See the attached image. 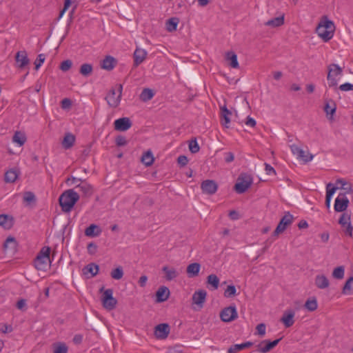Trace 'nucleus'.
I'll list each match as a JSON object with an SVG mask.
<instances>
[{"label":"nucleus","instance_id":"1","mask_svg":"<svg viewBox=\"0 0 353 353\" xmlns=\"http://www.w3.org/2000/svg\"><path fill=\"white\" fill-rule=\"evenodd\" d=\"M335 26L326 15L323 16L316 28V32L325 41L327 42L334 36Z\"/></svg>","mask_w":353,"mask_h":353},{"label":"nucleus","instance_id":"2","mask_svg":"<svg viewBox=\"0 0 353 353\" xmlns=\"http://www.w3.org/2000/svg\"><path fill=\"white\" fill-rule=\"evenodd\" d=\"M79 199V194L70 189L64 191L59 198V205L64 212H70Z\"/></svg>","mask_w":353,"mask_h":353},{"label":"nucleus","instance_id":"3","mask_svg":"<svg viewBox=\"0 0 353 353\" xmlns=\"http://www.w3.org/2000/svg\"><path fill=\"white\" fill-rule=\"evenodd\" d=\"M50 248L49 247H43L41 248L36 259H34V266L38 270H46L48 264L50 263Z\"/></svg>","mask_w":353,"mask_h":353},{"label":"nucleus","instance_id":"4","mask_svg":"<svg viewBox=\"0 0 353 353\" xmlns=\"http://www.w3.org/2000/svg\"><path fill=\"white\" fill-rule=\"evenodd\" d=\"M253 178L250 174L241 173L237 178L234 190L238 194H243L252 185Z\"/></svg>","mask_w":353,"mask_h":353},{"label":"nucleus","instance_id":"5","mask_svg":"<svg viewBox=\"0 0 353 353\" xmlns=\"http://www.w3.org/2000/svg\"><path fill=\"white\" fill-rule=\"evenodd\" d=\"M100 292H103L101 296V301L103 306L109 310H112L115 308L117 304V300L113 297V290L112 289H104L102 287L99 290Z\"/></svg>","mask_w":353,"mask_h":353},{"label":"nucleus","instance_id":"6","mask_svg":"<svg viewBox=\"0 0 353 353\" xmlns=\"http://www.w3.org/2000/svg\"><path fill=\"white\" fill-rule=\"evenodd\" d=\"M117 91L118 92L117 97H115L116 90L112 88L110 90L108 94L105 98L109 106L112 108L118 107L121 99L123 85L121 84H117Z\"/></svg>","mask_w":353,"mask_h":353},{"label":"nucleus","instance_id":"7","mask_svg":"<svg viewBox=\"0 0 353 353\" xmlns=\"http://www.w3.org/2000/svg\"><path fill=\"white\" fill-rule=\"evenodd\" d=\"M327 70L328 72L327 79L328 81L329 87H336L338 83L334 77L340 76L342 74V68L336 63H332L328 65Z\"/></svg>","mask_w":353,"mask_h":353},{"label":"nucleus","instance_id":"8","mask_svg":"<svg viewBox=\"0 0 353 353\" xmlns=\"http://www.w3.org/2000/svg\"><path fill=\"white\" fill-rule=\"evenodd\" d=\"M293 220V216L289 212H286L284 216L281 219L278 225L273 232V235L276 236L279 234L283 232L286 230L287 227L292 223Z\"/></svg>","mask_w":353,"mask_h":353},{"label":"nucleus","instance_id":"9","mask_svg":"<svg viewBox=\"0 0 353 353\" xmlns=\"http://www.w3.org/2000/svg\"><path fill=\"white\" fill-rule=\"evenodd\" d=\"M238 317V314L236 307L229 306L225 307L220 312V318L223 322H231Z\"/></svg>","mask_w":353,"mask_h":353},{"label":"nucleus","instance_id":"10","mask_svg":"<svg viewBox=\"0 0 353 353\" xmlns=\"http://www.w3.org/2000/svg\"><path fill=\"white\" fill-rule=\"evenodd\" d=\"M343 214L339 220V223L343 227L345 228V233L349 236H352L353 227L351 225L350 219L351 213L347 211L342 212Z\"/></svg>","mask_w":353,"mask_h":353},{"label":"nucleus","instance_id":"11","mask_svg":"<svg viewBox=\"0 0 353 353\" xmlns=\"http://www.w3.org/2000/svg\"><path fill=\"white\" fill-rule=\"evenodd\" d=\"M349 199L345 196V193H339L334 202V210L338 212L346 211Z\"/></svg>","mask_w":353,"mask_h":353},{"label":"nucleus","instance_id":"12","mask_svg":"<svg viewBox=\"0 0 353 353\" xmlns=\"http://www.w3.org/2000/svg\"><path fill=\"white\" fill-rule=\"evenodd\" d=\"M281 339L282 338H280L273 341L263 340L256 345L257 351L260 353H267L275 347Z\"/></svg>","mask_w":353,"mask_h":353},{"label":"nucleus","instance_id":"13","mask_svg":"<svg viewBox=\"0 0 353 353\" xmlns=\"http://www.w3.org/2000/svg\"><path fill=\"white\" fill-rule=\"evenodd\" d=\"M292 152L296 155L299 159L303 160L305 163L310 161L313 159V155L310 154L307 151H305L295 144L290 145Z\"/></svg>","mask_w":353,"mask_h":353},{"label":"nucleus","instance_id":"14","mask_svg":"<svg viewBox=\"0 0 353 353\" xmlns=\"http://www.w3.org/2000/svg\"><path fill=\"white\" fill-rule=\"evenodd\" d=\"M201 188L203 193L212 195L217 191L218 185L214 180L207 179L201 183Z\"/></svg>","mask_w":353,"mask_h":353},{"label":"nucleus","instance_id":"15","mask_svg":"<svg viewBox=\"0 0 353 353\" xmlns=\"http://www.w3.org/2000/svg\"><path fill=\"white\" fill-rule=\"evenodd\" d=\"M132 123L128 117H122L116 119L114 122V128L117 131H126L130 129Z\"/></svg>","mask_w":353,"mask_h":353},{"label":"nucleus","instance_id":"16","mask_svg":"<svg viewBox=\"0 0 353 353\" xmlns=\"http://www.w3.org/2000/svg\"><path fill=\"white\" fill-rule=\"evenodd\" d=\"M15 61L17 66L20 69H23L28 65L30 63V59L28 57L26 51L21 50L17 52L15 55Z\"/></svg>","mask_w":353,"mask_h":353},{"label":"nucleus","instance_id":"17","mask_svg":"<svg viewBox=\"0 0 353 353\" xmlns=\"http://www.w3.org/2000/svg\"><path fill=\"white\" fill-rule=\"evenodd\" d=\"M170 333V327L167 323H161L155 327L154 335L157 339H165Z\"/></svg>","mask_w":353,"mask_h":353},{"label":"nucleus","instance_id":"18","mask_svg":"<svg viewBox=\"0 0 353 353\" xmlns=\"http://www.w3.org/2000/svg\"><path fill=\"white\" fill-rule=\"evenodd\" d=\"M75 188L79 189L84 197H90L93 194L92 186L85 181H81V183H78Z\"/></svg>","mask_w":353,"mask_h":353},{"label":"nucleus","instance_id":"19","mask_svg":"<svg viewBox=\"0 0 353 353\" xmlns=\"http://www.w3.org/2000/svg\"><path fill=\"white\" fill-rule=\"evenodd\" d=\"M207 292L205 290L196 291L192 295L193 303L197 305L199 308H202L205 301Z\"/></svg>","mask_w":353,"mask_h":353},{"label":"nucleus","instance_id":"20","mask_svg":"<svg viewBox=\"0 0 353 353\" xmlns=\"http://www.w3.org/2000/svg\"><path fill=\"white\" fill-rule=\"evenodd\" d=\"M14 218L12 216L6 214H0V226L5 230H10L14 225Z\"/></svg>","mask_w":353,"mask_h":353},{"label":"nucleus","instance_id":"21","mask_svg":"<svg viewBox=\"0 0 353 353\" xmlns=\"http://www.w3.org/2000/svg\"><path fill=\"white\" fill-rule=\"evenodd\" d=\"M294 315L295 312L292 310L285 311L281 319V321L284 324L285 327H290L293 325L294 323Z\"/></svg>","mask_w":353,"mask_h":353},{"label":"nucleus","instance_id":"22","mask_svg":"<svg viewBox=\"0 0 353 353\" xmlns=\"http://www.w3.org/2000/svg\"><path fill=\"white\" fill-rule=\"evenodd\" d=\"M231 115L232 112L225 105L221 107V123L226 128H229Z\"/></svg>","mask_w":353,"mask_h":353},{"label":"nucleus","instance_id":"23","mask_svg":"<svg viewBox=\"0 0 353 353\" xmlns=\"http://www.w3.org/2000/svg\"><path fill=\"white\" fill-rule=\"evenodd\" d=\"M170 296V290L166 286H161L156 292V301L162 303L165 301Z\"/></svg>","mask_w":353,"mask_h":353},{"label":"nucleus","instance_id":"24","mask_svg":"<svg viewBox=\"0 0 353 353\" xmlns=\"http://www.w3.org/2000/svg\"><path fill=\"white\" fill-rule=\"evenodd\" d=\"M147 56V52L141 48H137L134 52V65L137 67L143 62Z\"/></svg>","mask_w":353,"mask_h":353},{"label":"nucleus","instance_id":"25","mask_svg":"<svg viewBox=\"0 0 353 353\" xmlns=\"http://www.w3.org/2000/svg\"><path fill=\"white\" fill-rule=\"evenodd\" d=\"M315 285L319 289H325L329 287L330 281L323 274L316 275L314 280Z\"/></svg>","mask_w":353,"mask_h":353},{"label":"nucleus","instance_id":"26","mask_svg":"<svg viewBox=\"0 0 353 353\" xmlns=\"http://www.w3.org/2000/svg\"><path fill=\"white\" fill-rule=\"evenodd\" d=\"M117 60L113 57L106 56L105 58L102 61L101 68L106 70H112L117 64Z\"/></svg>","mask_w":353,"mask_h":353},{"label":"nucleus","instance_id":"27","mask_svg":"<svg viewBox=\"0 0 353 353\" xmlns=\"http://www.w3.org/2000/svg\"><path fill=\"white\" fill-rule=\"evenodd\" d=\"M99 270V265L94 263L88 264L82 270L84 275H88V274H90V277L95 276L98 274Z\"/></svg>","mask_w":353,"mask_h":353},{"label":"nucleus","instance_id":"28","mask_svg":"<svg viewBox=\"0 0 353 353\" xmlns=\"http://www.w3.org/2000/svg\"><path fill=\"white\" fill-rule=\"evenodd\" d=\"M101 233V230L100 228L95 224L90 225L85 230V235L90 237H96L100 235Z\"/></svg>","mask_w":353,"mask_h":353},{"label":"nucleus","instance_id":"29","mask_svg":"<svg viewBox=\"0 0 353 353\" xmlns=\"http://www.w3.org/2000/svg\"><path fill=\"white\" fill-rule=\"evenodd\" d=\"M253 343L251 341H247L241 344H235L229 347L228 353H237L245 348L251 347Z\"/></svg>","mask_w":353,"mask_h":353},{"label":"nucleus","instance_id":"30","mask_svg":"<svg viewBox=\"0 0 353 353\" xmlns=\"http://www.w3.org/2000/svg\"><path fill=\"white\" fill-rule=\"evenodd\" d=\"M201 265L199 263H192L188 265L186 272L189 277H194L199 274Z\"/></svg>","mask_w":353,"mask_h":353},{"label":"nucleus","instance_id":"31","mask_svg":"<svg viewBox=\"0 0 353 353\" xmlns=\"http://www.w3.org/2000/svg\"><path fill=\"white\" fill-rule=\"evenodd\" d=\"M225 59L228 61H229V65L230 67L233 68H239V65L237 60V56L234 52H228L225 55Z\"/></svg>","mask_w":353,"mask_h":353},{"label":"nucleus","instance_id":"32","mask_svg":"<svg viewBox=\"0 0 353 353\" xmlns=\"http://www.w3.org/2000/svg\"><path fill=\"white\" fill-rule=\"evenodd\" d=\"M75 137L71 133H66L62 141V145L65 149L70 148L74 143Z\"/></svg>","mask_w":353,"mask_h":353},{"label":"nucleus","instance_id":"33","mask_svg":"<svg viewBox=\"0 0 353 353\" xmlns=\"http://www.w3.org/2000/svg\"><path fill=\"white\" fill-rule=\"evenodd\" d=\"M339 183H342V186H339V189H341L343 190L341 193H345V196H346L347 194H351L353 192V190L350 184L345 181L343 179H337L336 185H339Z\"/></svg>","mask_w":353,"mask_h":353},{"label":"nucleus","instance_id":"34","mask_svg":"<svg viewBox=\"0 0 353 353\" xmlns=\"http://www.w3.org/2000/svg\"><path fill=\"white\" fill-rule=\"evenodd\" d=\"M284 23V16H280L278 17H275L270 20H268L265 23V25L267 26L277 28L282 26Z\"/></svg>","mask_w":353,"mask_h":353},{"label":"nucleus","instance_id":"35","mask_svg":"<svg viewBox=\"0 0 353 353\" xmlns=\"http://www.w3.org/2000/svg\"><path fill=\"white\" fill-rule=\"evenodd\" d=\"M179 22V19L177 17H172L168 19L165 23L166 30L170 32L175 31L177 28Z\"/></svg>","mask_w":353,"mask_h":353},{"label":"nucleus","instance_id":"36","mask_svg":"<svg viewBox=\"0 0 353 353\" xmlns=\"http://www.w3.org/2000/svg\"><path fill=\"white\" fill-rule=\"evenodd\" d=\"M162 270L165 274V279L167 281H172L179 275L174 268H169L168 266H164L162 268Z\"/></svg>","mask_w":353,"mask_h":353},{"label":"nucleus","instance_id":"37","mask_svg":"<svg viewBox=\"0 0 353 353\" xmlns=\"http://www.w3.org/2000/svg\"><path fill=\"white\" fill-rule=\"evenodd\" d=\"M154 96V92L153 91V90L150 88H144L142 90L139 97L142 101L146 102L151 100Z\"/></svg>","mask_w":353,"mask_h":353},{"label":"nucleus","instance_id":"38","mask_svg":"<svg viewBox=\"0 0 353 353\" xmlns=\"http://www.w3.org/2000/svg\"><path fill=\"white\" fill-rule=\"evenodd\" d=\"M336 105L333 100H330L325 103L324 110L327 114H330L331 119L332 116L336 112Z\"/></svg>","mask_w":353,"mask_h":353},{"label":"nucleus","instance_id":"39","mask_svg":"<svg viewBox=\"0 0 353 353\" xmlns=\"http://www.w3.org/2000/svg\"><path fill=\"white\" fill-rule=\"evenodd\" d=\"M141 162L146 166H150L154 162V157L151 151H147L141 157Z\"/></svg>","mask_w":353,"mask_h":353},{"label":"nucleus","instance_id":"40","mask_svg":"<svg viewBox=\"0 0 353 353\" xmlns=\"http://www.w3.org/2000/svg\"><path fill=\"white\" fill-rule=\"evenodd\" d=\"M23 202L27 205L35 204L37 201L36 196L32 192H25L23 196Z\"/></svg>","mask_w":353,"mask_h":353},{"label":"nucleus","instance_id":"41","mask_svg":"<svg viewBox=\"0 0 353 353\" xmlns=\"http://www.w3.org/2000/svg\"><path fill=\"white\" fill-rule=\"evenodd\" d=\"M53 353H68V346L64 343H55L52 345Z\"/></svg>","mask_w":353,"mask_h":353},{"label":"nucleus","instance_id":"42","mask_svg":"<svg viewBox=\"0 0 353 353\" xmlns=\"http://www.w3.org/2000/svg\"><path fill=\"white\" fill-rule=\"evenodd\" d=\"M344 294H353V276L349 278L343 288L342 291Z\"/></svg>","mask_w":353,"mask_h":353},{"label":"nucleus","instance_id":"43","mask_svg":"<svg viewBox=\"0 0 353 353\" xmlns=\"http://www.w3.org/2000/svg\"><path fill=\"white\" fill-rule=\"evenodd\" d=\"M12 141L13 142L19 144V146H21L25 143L26 141V137L23 133L17 131L14 133V136L12 137Z\"/></svg>","mask_w":353,"mask_h":353},{"label":"nucleus","instance_id":"44","mask_svg":"<svg viewBox=\"0 0 353 353\" xmlns=\"http://www.w3.org/2000/svg\"><path fill=\"white\" fill-rule=\"evenodd\" d=\"M18 176L14 170H10L5 173L4 180L6 183H14Z\"/></svg>","mask_w":353,"mask_h":353},{"label":"nucleus","instance_id":"45","mask_svg":"<svg viewBox=\"0 0 353 353\" xmlns=\"http://www.w3.org/2000/svg\"><path fill=\"white\" fill-rule=\"evenodd\" d=\"M207 283L212 286V290H216L219 288V279L216 275L212 274L207 277Z\"/></svg>","mask_w":353,"mask_h":353},{"label":"nucleus","instance_id":"46","mask_svg":"<svg viewBox=\"0 0 353 353\" xmlns=\"http://www.w3.org/2000/svg\"><path fill=\"white\" fill-rule=\"evenodd\" d=\"M304 306L309 312L315 311L318 307L316 299L313 297L312 299H307Z\"/></svg>","mask_w":353,"mask_h":353},{"label":"nucleus","instance_id":"47","mask_svg":"<svg viewBox=\"0 0 353 353\" xmlns=\"http://www.w3.org/2000/svg\"><path fill=\"white\" fill-rule=\"evenodd\" d=\"M92 72V65L90 63H83L81 65L79 72L84 77L89 76Z\"/></svg>","mask_w":353,"mask_h":353},{"label":"nucleus","instance_id":"48","mask_svg":"<svg viewBox=\"0 0 353 353\" xmlns=\"http://www.w3.org/2000/svg\"><path fill=\"white\" fill-rule=\"evenodd\" d=\"M345 268L343 266H339L332 272V276L336 279H342L344 277Z\"/></svg>","mask_w":353,"mask_h":353},{"label":"nucleus","instance_id":"49","mask_svg":"<svg viewBox=\"0 0 353 353\" xmlns=\"http://www.w3.org/2000/svg\"><path fill=\"white\" fill-rule=\"evenodd\" d=\"M110 275L112 278H113L114 279H121L123 276V270L122 267L119 266L118 268L112 270V271L110 273Z\"/></svg>","mask_w":353,"mask_h":353},{"label":"nucleus","instance_id":"50","mask_svg":"<svg viewBox=\"0 0 353 353\" xmlns=\"http://www.w3.org/2000/svg\"><path fill=\"white\" fill-rule=\"evenodd\" d=\"M339 189V186L334 185L332 183H329L326 185V196L327 197L332 198L336 190Z\"/></svg>","mask_w":353,"mask_h":353},{"label":"nucleus","instance_id":"51","mask_svg":"<svg viewBox=\"0 0 353 353\" xmlns=\"http://www.w3.org/2000/svg\"><path fill=\"white\" fill-rule=\"evenodd\" d=\"M236 294V290L234 285H228L224 292V296L227 298L234 296Z\"/></svg>","mask_w":353,"mask_h":353},{"label":"nucleus","instance_id":"52","mask_svg":"<svg viewBox=\"0 0 353 353\" xmlns=\"http://www.w3.org/2000/svg\"><path fill=\"white\" fill-rule=\"evenodd\" d=\"M189 149H190V151L193 154H195L199 151L200 147H199L196 139H192L190 141Z\"/></svg>","mask_w":353,"mask_h":353},{"label":"nucleus","instance_id":"53","mask_svg":"<svg viewBox=\"0 0 353 353\" xmlns=\"http://www.w3.org/2000/svg\"><path fill=\"white\" fill-rule=\"evenodd\" d=\"M72 65V61L70 59H67V60H65L61 62L59 68L62 71L66 72L71 68Z\"/></svg>","mask_w":353,"mask_h":353},{"label":"nucleus","instance_id":"54","mask_svg":"<svg viewBox=\"0 0 353 353\" xmlns=\"http://www.w3.org/2000/svg\"><path fill=\"white\" fill-rule=\"evenodd\" d=\"M46 56L43 54H39L38 57H37L34 65H35V70H37L40 68L42 63L45 61Z\"/></svg>","mask_w":353,"mask_h":353},{"label":"nucleus","instance_id":"55","mask_svg":"<svg viewBox=\"0 0 353 353\" xmlns=\"http://www.w3.org/2000/svg\"><path fill=\"white\" fill-rule=\"evenodd\" d=\"M116 145L119 147L125 146L127 145L128 141L125 137L122 135H119L116 137L115 139Z\"/></svg>","mask_w":353,"mask_h":353},{"label":"nucleus","instance_id":"56","mask_svg":"<svg viewBox=\"0 0 353 353\" xmlns=\"http://www.w3.org/2000/svg\"><path fill=\"white\" fill-rule=\"evenodd\" d=\"M13 330L12 326L11 325H8L7 323H1L0 324V331L2 333H10Z\"/></svg>","mask_w":353,"mask_h":353},{"label":"nucleus","instance_id":"57","mask_svg":"<svg viewBox=\"0 0 353 353\" xmlns=\"http://www.w3.org/2000/svg\"><path fill=\"white\" fill-rule=\"evenodd\" d=\"M83 181L81 179L76 178L74 176H70L65 180V183L69 185H75V186Z\"/></svg>","mask_w":353,"mask_h":353},{"label":"nucleus","instance_id":"58","mask_svg":"<svg viewBox=\"0 0 353 353\" xmlns=\"http://www.w3.org/2000/svg\"><path fill=\"white\" fill-rule=\"evenodd\" d=\"M87 249H88V252L90 254L93 255L97 251V245L94 243L90 242L88 244Z\"/></svg>","mask_w":353,"mask_h":353},{"label":"nucleus","instance_id":"59","mask_svg":"<svg viewBox=\"0 0 353 353\" xmlns=\"http://www.w3.org/2000/svg\"><path fill=\"white\" fill-rule=\"evenodd\" d=\"M177 162L180 166L183 167L188 163V159L186 156L180 155L177 159Z\"/></svg>","mask_w":353,"mask_h":353},{"label":"nucleus","instance_id":"60","mask_svg":"<svg viewBox=\"0 0 353 353\" xmlns=\"http://www.w3.org/2000/svg\"><path fill=\"white\" fill-rule=\"evenodd\" d=\"M72 105V101L70 99L65 98L61 102V106L63 109H68Z\"/></svg>","mask_w":353,"mask_h":353},{"label":"nucleus","instance_id":"61","mask_svg":"<svg viewBox=\"0 0 353 353\" xmlns=\"http://www.w3.org/2000/svg\"><path fill=\"white\" fill-rule=\"evenodd\" d=\"M16 307L21 310H26V301L25 299H20L17 301L16 304Z\"/></svg>","mask_w":353,"mask_h":353},{"label":"nucleus","instance_id":"62","mask_svg":"<svg viewBox=\"0 0 353 353\" xmlns=\"http://www.w3.org/2000/svg\"><path fill=\"white\" fill-rule=\"evenodd\" d=\"M258 334L260 336H264L265 334V325L264 323H259L256 327Z\"/></svg>","mask_w":353,"mask_h":353},{"label":"nucleus","instance_id":"63","mask_svg":"<svg viewBox=\"0 0 353 353\" xmlns=\"http://www.w3.org/2000/svg\"><path fill=\"white\" fill-rule=\"evenodd\" d=\"M9 243H12L14 247H15L17 245V241L14 237L8 236L3 243L4 248H7Z\"/></svg>","mask_w":353,"mask_h":353},{"label":"nucleus","instance_id":"64","mask_svg":"<svg viewBox=\"0 0 353 353\" xmlns=\"http://www.w3.org/2000/svg\"><path fill=\"white\" fill-rule=\"evenodd\" d=\"M339 89L342 91L353 90V84L345 83L339 86Z\"/></svg>","mask_w":353,"mask_h":353}]
</instances>
